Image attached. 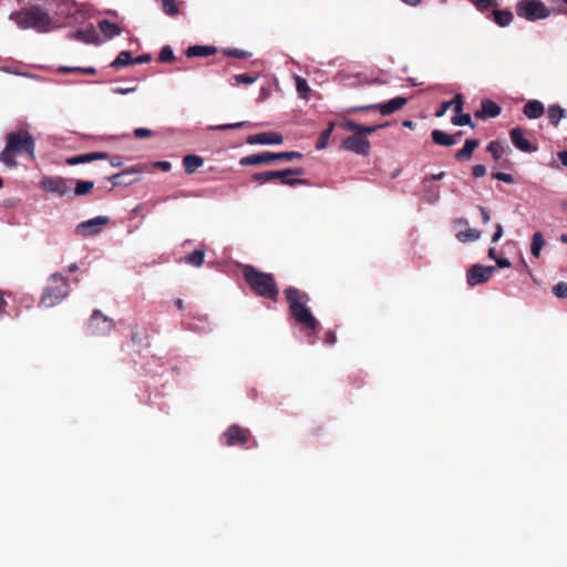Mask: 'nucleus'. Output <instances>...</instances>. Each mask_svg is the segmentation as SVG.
I'll return each instance as SVG.
<instances>
[{
    "label": "nucleus",
    "instance_id": "1",
    "mask_svg": "<svg viewBox=\"0 0 567 567\" xmlns=\"http://www.w3.org/2000/svg\"><path fill=\"white\" fill-rule=\"evenodd\" d=\"M289 306V315L300 327L309 344H315L318 340V332L321 330V323L312 315L308 307L310 297L307 292L296 288L288 287L284 291Z\"/></svg>",
    "mask_w": 567,
    "mask_h": 567
},
{
    "label": "nucleus",
    "instance_id": "2",
    "mask_svg": "<svg viewBox=\"0 0 567 567\" xmlns=\"http://www.w3.org/2000/svg\"><path fill=\"white\" fill-rule=\"evenodd\" d=\"M19 154H25L31 161L35 158V140L24 130L7 135L6 146L0 153V162L9 168L17 167L16 156Z\"/></svg>",
    "mask_w": 567,
    "mask_h": 567
},
{
    "label": "nucleus",
    "instance_id": "3",
    "mask_svg": "<svg viewBox=\"0 0 567 567\" xmlns=\"http://www.w3.org/2000/svg\"><path fill=\"white\" fill-rule=\"evenodd\" d=\"M243 275L245 281L257 296L274 301L277 300L279 290L272 274L262 272L251 265H246Z\"/></svg>",
    "mask_w": 567,
    "mask_h": 567
},
{
    "label": "nucleus",
    "instance_id": "4",
    "mask_svg": "<svg viewBox=\"0 0 567 567\" xmlns=\"http://www.w3.org/2000/svg\"><path fill=\"white\" fill-rule=\"evenodd\" d=\"M69 295L68 278L60 272L52 274L43 288L39 306L51 308L61 303Z\"/></svg>",
    "mask_w": 567,
    "mask_h": 567
},
{
    "label": "nucleus",
    "instance_id": "5",
    "mask_svg": "<svg viewBox=\"0 0 567 567\" xmlns=\"http://www.w3.org/2000/svg\"><path fill=\"white\" fill-rule=\"evenodd\" d=\"M50 14L40 7H32L19 17L18 24L22 29H35L39 32H47L51 25Z\"/></svg>",
    "mask_w": 567,
    "mask_h": 567
},
{
    "label": "nucleus",
    "instance_id": "6",
    "mask_svg": "<svg viewBox=\"0 0 567 567\" xmlns=\"http://www.w3.org/2000/svg\"><path fill=\"white\" fill-rule=\"evenodd\" d=\"M302 154L300 152L291 151V152H261L257 154H251L245 157H241L239 163L241 166H256L261 164H268L274 161H286L291 162L293 159L302 158Z\"/></svg>",
    "mask_w": 567,
    "mask_h": 567
},
{
    "label": "nucleus",
    "instance_id": "7",
    "mask_svg": "<svg viewBox=\"0 0 567 567\" xmlns=\"http://www.w3.org/2000/svg\"><path fill=\"white\" fill-rule=\"evenodd\" d=\"M516 13L528 21H536L549 17L550 11L540 0H520L516 4Z\"/></svg>",
    "mask_w": 567,
    "mask_h": 567
},
{
    "label": "nucleus",
    "instance_id": "8",
    "mask_svg": "<svg viewBox=\"0 0 567 567\" xmlns=\"http://www.w3.org/2000/svg\"><path fill=\"white\" fill-rule=\"evenodd\" d=\"M220 440L226 446H244L252 440V434L249 429L233 424L221 434Z\"/></svg>",
    "mask_w": 567,
    "mask_h": 567
},
{
    "label": "nucleus",
    "instance_id": "9",
    "mask_svg": "<svg viewBox=\"0 0 567 567\" xmlns=\"http://www.w3.org/2000/svg\"><path fill=\"white\" fill-rule=\"evenodd\" d=\"M115 327L114 320L103 315L101 310H94L87 321L86 329L91 336L109 334Z\"/></svg>",
    "mask_w": 567,
    "mask_h": 567
},
{
    "label": "nucleus",
    "instance_id": "10",
    "mask_svg": "<svg viewBox=\"0 0 567 567\" xmlns=\"http://www.w3.org/2000/svg\"><path fill=\"white\" fill-rule=\"evenodd\" d=\"M408 103V99L406 97H403V96H396V97H393L391 99L390 101L385 102V103H380V104H370V105H362V106H355V107H351L349 109V113H354V112H361V111H371V110H379V112L383 115V116H386V115H390L392 113H395L398 111H400L401 109H403Z\"/></svg>",
    "mask_w": 567,
    "mask_h": 567
},
{
    "label": "nucleus",
    "instance_id": "11",
    "mask_svg": "<svg viewBox=\"0 0 567 567\" xmlns=\"http://www.w3.org/2000/svg\"><path fill=\"white\" fill-rule=\"evenodd\" d=\"M109 223L110 218L107 216H96L80 223L75 227V234L83 238L93 237L99 235L102 231V227L106 226Z\"/></svg>",
    "mask_w": 567,
    "mask_h": 567
},
{
    "label": "nucleus",
    "instance_id": "12",
    "mask_svg": "<svg viewBox=\"0 0 567 567\" xmlns=\"http://www.w3.org/2000/svg\"><path fill=\"white\" fill-rule=\"evenodd\" d=\"M303 174V168H286L282 171H274V181L278 179L280 184L291 187L296 185H309L308 179L297 178V176H301Z\"/></svg>",
    "mask_w": 567,
    "mask_h": 567
},
{
    "label": "nucleus",
    "instance_id": "13",
    "mask_svg": "<svg viewBox=\"0 0 567 567\" xmlns=\"http://www.w3.org/2000/svg\"><path fill=\"white\" fill-rule=\"evenodd\" d=\"M341 147L363 156H367L370 153V142L367 136L360 133L352 134L343 140Z\"/></svg>",
    "mask_w": 567,
    "mask_h": 567
},
{
    "label": "nucleus",
    "instance_id": "14",
    "mask_svg": "<svg viewBox=\"0 0 567 567\" xmlns=\"http://www.w3.org/2000/svg\"><path fill=\"white\" fill-rule=\"evenodd\" d=\"M494 271L495 267L493 266L485 267L483 265L475 264L467 270V284L471 287L484 284L489 280Z\"/></svg>",
    "mask_w": 567,
    "mask_h": 567
},
{
    "label": "nucleus",
    "instance_id": "15",
    "mask_svg": "<svg viewBox=\"0 0 567 567\" xmlns=\"http://www.w3.org/2000/svg\"><path fill=\"white\" fill-rule=\"evenodd\" d=\"M41 187L59 196L66 195L71 189L70 182L63 177H45L41 181Z\"/></svg>",
    "mask_w": 567,
    "mask_h": 567
},
{
    "label": "nucleus",
    "instance_id": "16",
    "mask_svg": "<svg viewBox=\"0 0 567 567\" xmlns=\"http://www.w3.org/2000/svg\"><path fill=\"white\" fill-rule=\"evenodd\" d=\"M284 137L278 132H262L247 137V143L250 145H280Z\"/></svg>",
    "mask_w": 567,
    "mask_h": 567
},
{
    "label": "nucleus",
    "instance_id": "17",
    "mask_svg": "<svg viewBox=\"0 0 567 567\" xmlns=\"http://www.w3.org/2000/svg\"><path fill=\"white\" fill-rule=\"evenodd\" d=\"M509 137L514 146L522 152L532 153L537 151V146L532 145L530 142L524 137V132L520 127L512 128Z\"/></svg>",
    "mask_w": 567,
    "mask_h": 567
},
{
    "label": "nucleus",
    "instance_id": "18",
    "mask_svg": "<svg viewBox=\"0 0 567 567\" xmlns=\"http://www.w3.org/2000/svg\"><path fill=\"white\" fill-rule=\"evenodd\" d=\"M502 109L492 100L482 101L481 109L475 112L476 118L496 117L501 114Z\"/></svg>",
    "mask_w": 567,
    "mask_h": 567
},
{
    "label": "nucleus",
    "instance_id": "19",
    "mask_svg": "<svg viewBox=\"0 0 567 567\" xmlns=\"http://www.w3.org/2000/svg\"><path fill=\"white\" fill-rule=\"evenodd\" d=\"M478 140L467 138L464 143V146L455 153V159L458 162L470 161L473 155V152L478 147Z\"/></svg>",
    "mask_w": 567,
    "mask_h": 567
},
{
    "label": "nucleus",
    "instance_id": "20",
    "mask_svg": "<svg viewBox=\"0 0 567 567\" xmlns=\"http://www.w3.org/2000/svg\"><path fill=\"white\" fill-rule=\"evenodd\" d=\"M544 104L538 100L528 101L523 109L524 115L532 120L539 118L544 114Z\"/></svg>",
    "mask_w": 567,
    "mask_h": 567
},
{
    "label": "nucleus",
    "instance_id": "21",
    "mask_svg": "<svg viewBox=\"0 0 567 567\" xmlns=\"http://www.w3.org/2000/svg\"><path fill=\"white\" fill-rule=\"evenodd\" d=\"M72 39L84 43H99V35L93 25H90L86 29L76 30L72 33Z\"/></svg>",
    "mask_w": 567,
    "mask_h": 567
},
{
    "label": "nucleus",
    "instance_id": "22",
    "mask_svg": "<svg viewBox=\"0 0 567 567\" xmlns=\"http://www.w3.org/2000/svg\"><path fill=\"white\" fill-rule=\"evenodd\" d=\"M217 53L214 45H192L185 51L187 58H205Z\"/></svg>",
    "mask_w": 567,
    "mask_h": 567
},
{
    "label": "nucleus",
    "instance_id": "23",
    "mask_svg": "<svg viewBox=\"0 0 567 567\" xmlns=\"http://www.w3.org/2000/svg\"><path fill=\"white\" fill-rule=\"evenodd\" d=\"M107 157H109V154L105 152H93V153H87V154H82V155H76V156L70 157V158H68L66 162L69 165H78V164L89 163V162H92L95 159H104Z\"/></svg>",
    "mask_w": 567,
    "mask_h": 567
},
{
    "label": "nucleus",
    "instance_id": "24",
    "mask_svg": "<svg viewBox=\"0 0 567 567\" xmlns=\"http://www.w3.org/2000/svg\"><path fill=\"white\" fill-rule=\"evenodd\" d=\"M204 165V158L199 155L189 154L184 156L183 166L185 173L193 174Z\"/></svg>",
    "mask_w": 567,
    "mask_h": 567
},
{
    "label": "nucleus",
    "instance_id": "25",
    "mask_svg": "<svg viewBox=\"0 0 567 567\" xmlns=\"http://www.w3.org/2000/svg\"><path fill=\"white\" fill-rule=\"evenodd\" d=\"M99 29L106 39H113L114 37L120 35L122 32L121 28L117 24L106 19L101 20L99 22Z\"/></svg>",
    "mask_w": 567,
    "mask_h": 567
},
{
    "label": "nucleus",
    "instance_id": "26",
    "mask_svg": "<svg viewBox=\"0 0 567 567\" xmlns=\"http://www.w3.org/2000/svg\"><path fill=\"white\" fill-rule=\"evenodd\" d=\"M431 137H432V141L436 144V145H441V146H452L454 144H456V138L455 136H452L441 130H433L432 133H431Z\"/></svg>",
    "mask_w": 567,
    "mask_h": 567
},
{
    "label": "nucleus",
    "instance_id": "27",
    "mask_svg": "<svg viewBox=\"0 0 567 567\" xmlns=\"http://www.w3.org/2000/svg\"><path fill=\"white\" fill-rule=\"evenodd\" d=\"M547 116L549 120V123L554 126H557L561 118L566 116V111L556 104L549 105L547 110Z\"/></svg>",
    "mask_w": 567,
    "mask_h": 567
},
{
    "label": "nucleus",
    "instance_id": "28",
    "mask_svg": "<svg viewBox=\"0 0 567 567\" xmlns=\"http://www.w3.org/2000/svg\"><path fill=\"white\" fill-rule=\"evenodd\" d=\"M494 22L499 27H507L513 20V13L509 10H493Z\"/></svg>",
    "mask_w": 567,
    "mask_h": 567
},
{
    "label": "nucleus",
    "instance_id": "29",
    "mask_svg": "<svg viewBox=\"0 0 567 567\" xmlns=\"http://www.w3.org/2000/svg\"><path fill=\"white\" fill-rule=\"evenodd\" d=\"M205 259V248L200 247L184 257V261L190 266L199 267Z\"/></svg>",
    "mask_w": 567,
    "mask_h": 567
},
{
    "label": "nucleus",
    "instance_id": "30",
    "mask_svg": "<svg viewBox=\"0 0 567 567\" xmlns=\"http://www.w3.org/2000/svg\"><path fill=\"white\" fill-rule=\"evenodd\" d=\"M130 64H134V60L130 51H121L118 55L113 60L111 66L114 69H120L123 66H127Z\"/></svg>",
    "mask_w": 567,
    "mask_h": 567
},
{
    "label": "nucleus",
    "instance_id": "31",
    "mask_svg": "<svg viewBox=\"0 0 567 567\" xmlns=\"http://www.w3.org/2000/svg\"><path fill=\"white\" fill-rule=\"evenodd\" d=\"M545 245L544 236L540 231H536L532 238L530 252L534 257L538 258L540 256V250Z\"/></svg>",
    "mask_w": 567,
    "mask_h": 567
},
{
    "label": "nucleus",
    "instance_id": "32",
    "mask_svg": "<svg viewBox=\"0 0 567 567\" xmlns=\"http://www.w3.org/2000/svg\"><path fill=\"white\" fill-rule=\"evenodd\" d=\"M295 80H296V89H297L299 97L308 100L309 93L311 90H310V86H309L307 80L299 75H296Z\"/></svg>",
    "mask_w": 567,
    "mask_h": 567
},
{
    "label": "nucleus",
    "instance_id": "33",
    "mask_svg": "<svg viewBox=\"0 0 567 567\" xmlns=\"http://www.w3.org/2000/svg\"><path fill=\"white\" fill-rule=\"evenodd\" d=\"M481 237V233L477 229L468 228L465 231H458L456 238L461 243L475 241Z\"/></svg>",
    "mask_w": 567,
    "mask_h": 567
},
{
    "label": "nucleus",
    "instance_id": "34",
    "mask_svg": "<svg viewBox=\"0 0 567 567\" xmlns=\"http://www.w3.org/2000/svg\"><path fill=\"white\" fill-rule=\"evenodd\" d=\"M333 128L334 124L330 123L328 127L324 131H322V133L320 134L319 138L316 142L317 150H323L328 145V141L333 132Z\"/></svg>",
    "mask_w": 567,
    "mask_h": 567
},
{
    "label": "nucleus",
    "instance_id": "35",
    "mask_svg": "<svg viewBox=\"0 0 567 567\" xmlns=\"http://www.w3.org/2000/svg\"><path fill=\"white\" fill-rule=\"evenodd\" d=\"M486 151L492 155V157L495 159V161H498L502 158L503 156V153H504V146L501 142L498 141H492L487 147H486Z\"/></svg>",
    "mask_w": 567,
    "mask_h": 567
},
{
    "label": "nucleus",
    "instance_id": "36",
    "mask_svg": "<svg viewBox=\"0 0 567 567\" xmlns=\"http://www.w3.org/2000/svg\"><path fill=\"white\" fill-rule=\"evenodd\" d=\"M94 187V183L90 181H78L74 189L76 196L89 194Z\"/></svg>",
    "mask_w": 567,
    "mask_h": 567
},
{
    "label": "nucleus",
    "instance_id": "37",
    "mask_svg": "<svg viewBox=\"0 0 567 567\" xmlns=\"http://www.w3.org/2000/svg\"><path fill=\"white\" fill-rule=\"evenodd\" d=\"M451 122H452V124L457 125V126L470 125L472 128L475 127V124L472 122L470 114H464V113L455 114L452 117Z\"/></svg>",
    "mask_w": 567,
    "mask_h": 567
},
{
    "label": "nucleus",
    "instance_id": "38",
    "mask_svg": "<svg viewBox=\"0 0 567 567\" xmlns=\"http://www.w3.org/2000/svg\"><path fill=\"white\" fill-rule=\"evenodd\" d=\"M223 53L226 56L237 58V59H248L251 56V53L241 49H230L225 48L223 49Z\"/></svg>",
    "mask_w": 567,
    "mask_h": 567
},
{
    "label": "nucleus",
    "instance_id": "39",
    "mask_svg": "<svg viewBox=\"0 0 567 567\" xmlns=\"http://www.w3.org/2000/svg\"><path fill=\"white\" fill-rule=\"evenodd\" d=\"M175 60V54L169 45H165L162 48L159 54H158V61L162 63L166 62H173Z\"/></svg>",
    "mask_w": 567,
    "mask_h": 567
},
{
    "label": "nucleus",
    "instance_id": "40",
    "mask_svg": "<svg viewBox=\"0 0 567 567\" xmlns=\"http://www.w3.org/2000/svg\"><path fill=\"white\" fill-rule=\"evenodd\" d=\"M163 11L168 16L177 14V4L175 0H159Z\"/></svg>",
    "mask_w": 567,
    "mask_h": 567
},
{
    "label": "nucleus",
    "instance_id": "41",
    "mask_svg": "<svg viewBox=\"0 0 567 567\" xmlns=\"http://www.w3.org/2000/svg\"><path fill=\"white\" fill-rule=\"evenodd\" d=\"M251 179L258 183H267L274 181V171L255 173L251 175Z\"/></svg>",
    "mask_w": 567,
    "mask_h": 567
},
{
    "label": "nucleus",
    "instance_id": "42",
    "mask_svg": "<svg viewBox=\"0 0 567 567\" xmlns=\"http://www.w3.org/2000/svg\"><path fill=\"white\" fill-rule=\"evenodd\" d=\"M60 72L62 73H72V72H82L84 74H95V69L92 68V66H87V68H70V66H61L59 69Z\"/></svg>",
    "mask_w": 567,
    "mask_h": 567
},
{
    "label": "nucleus",
    "instance_id": "43",
    "mask_svg": "<svg viewBox=\"0 0 567 567\" xmlns=\"http://www.w3.org/2000/svg\"><path fill=\"white\" fill-rule=\"evenodd\" d=\"M478 10L484 11L491 7H497V0H470Z\"/></svg>",
    "mask_w": 567,
    "mask_h": 567
},
{
    "label": "nucleus",
    "instance_id": "44",
    "mask_svg": "<svg viewBox=\"0 0 567 567\" xmlns=\"http://www.w3.org/2000/svg\"><path fill=\"white\" fill-rule=\"evenodd\" d=\"M234 80L237 84H252L256 82L257 76L243 73L234 75Z\"/></svg>",
    "mask_w": 567,
    "mask_h": 567
},
{
    "label": "nucleus",
    "instance_id": "45",
    "mask_svg": "<svg viewBox=\"0 0 567 567\" xmlns=\"http://www.w3.org/2000/svg\"><path fill=\"white\" fill-rule=\"evenodd\" d=\"M553 293L557 298H567V282L560 281L553 288Z\"/></svg>",
    "mask_w": 567,
    "mask_h": 567
},
{
    "label": "nucleus",
    "instance_id": "46",
    "mask_svg": "<svg viewBox=\"0 0 567 567\" xmlns=\"http://www.w3.org/2000/svg\"><path fill=\"white\" fill-rule=\"evenodd\" d=\"M463 105H464V101H463V96L461 94H456L451 100V106H453V111L455 114L463 112Z\"/></svg>",
    "mask_w": 567,
    "mask_h": 567
},
{
    "label": "nucleus",
    "instance_id": "47",
    "mask_svg": "<svg viewBox=\"0 0 567 567\" xmlns=\"http://www.w3.org/2000/svg\"><path fill=\"white\" fill-rule=\"evenodd\" d=\"M133 135L137 140H143L152 137L154 135V132L148 128L138 127L134 130Z\"/></svg>",
    "mask_w": 567,
    "mask_h": 567
},
{
    "label": "nucleus",
    "instance_id": "48",
    "mask_svg": "<svg viewBox=\"0 0 567 567\" xmlns=\"http://www.w3.org/2000/svg\"><path fill=\"white\" fill-rule=\"evenodd\" d=\"M341 126L346 130V131H349V132H353V134H358L360 132V128H361V124H358L357 122L352 121V120H347L344 121Z\"/></svg>",
    "mask_w": 567,
    "mask_h": 567
},
{
    "label": "nucleus",
    "instance_id": "49",
    "mask_svg": "<svg viewBox=\"0 0 567 567\" xmlns=\"http://www.w3.org/2000/svg\"><path fill=\"white\" fill-rule=\"evenodd\" d=\"M246 125H249V123L248 122H238V123L217 125L214 128L219 130V131H226V130H235V128L244 127Z\"/></svg>",
    "mask_w": 567,
    "mask_h": 567
},
{
    "label": "nucleus",
    "instance_id": "50",
    "mask_svg": "<svg viewBox=\"0 0 567 567\" xmlns=\"http://www.w3.org/2000/svg\"><path fill=\"white\" fill-rule=\"evenodd\" d=\"M492 177L494 179H497V181H501V182H504V183H507V184H513L514 183L513 176L511 174H507V173H503V172L493 173Z\"/></svg>",
    "mask_w": 567,
    "mask_h": 567
},
{
    "label": "nucleus",
    "instance_id": "51",
    "mask_svg": "<svg viewBox=\"0 0 567 567\" xmlns=\"http://www.w3.org/2000/svg\"><path fill=\"white\" fill-rule=\"evenodd\" d=\"M386 125L388 124H384V126H386ZM381 127H383V125H371V126L361 125L359 133L367 136L368 134H372V133L377 132Z\"/></svg>",
    "mask_w": 567,
    "mask_h": 567
},
{
    "label": "nucleus",
    "instance_id": "52",
    "mask_svg": "<svg viewBox=\"0 0 567 567\" xmlns=\"http://www.w3.org/2000/svg\"><path fill=\"white\" fill-rule=\"evenodd\" d=\"M486 174V167L482 164L474 165L472 168V175L475 178L483 177Z\"/></svg>",
    "mask_w": 567,
    "mask_h": 567
},
{
    "label": "nucleus",
    "instance_id": "53",
    "mask_svg": "<svg viewBox=\"0 0 567 567\" xmlns=\"http://www.w3.org/2000/svg\"><path fill=\"white\" fill-rule=\"evenodd\" d=\"M451 107V100L450 101H444L443 103H441L440 107L436 110L435 112V116L436 117H442L444 116V114L446 113V111Z\"/></svg>",
    "mask_w": 567,
    "mask_h": 567
},
{
    "label": "nucleus",
    "instance_id": "54",
    "mask_svg": "<svg viewBox=\"0 0 567 567\" xmlns=\"http://www.w3.org/2000/svg\"><path fill=\"white\" fill-rule=\"evenodd\" d=\"M324 343L328 346H333L337 342V336L336 332L332 330H329L324 334Z\"/></svg>",
    "mask_w": 567,
    "mask_h": 567
},
{
    "label": "nucleus",
    "instance_id": "55",
    "mask_svg": "<svg viewBox=\"0 0 567 567\" xmlns=\"http://www.w3.org/2000/svg\"><path fill=\"white\" fill-rule=\"evenodd\" d=\"M135 90H136L135 87H121V86H117V87H113L112 92L114 94L125 95V94L134 92Z\"/></svg>",
    "mask_w": 567,
    "mask_h": 567
},
{
    "label": "nucleus",
    "instance_id": "56",
    "mask_svg": "<svg viewBox=\"0 0 567 567\" xmlns=\"http://www.w3.org/2000/svg\"><path fill=\"white\" fill-rule=\"evenodd\" d=\"M503 236V227L501 224H497L496 227H495V233L492 237V241L493 243H497Z\"/></svg>",
    "mask_w": 567,
    "mask_h": 567
},
{
    "label": "nucleus",
    "instance_id": "57",
    "mask_svg": "<svg viewBox=\"0 0 567 567\" xmlns=\"http://www.w3.org/2000/svg\"><path fill=\"white\" fill-rule=\"evenodd\" d=\"M134 60V64H142V63H147L152 60V56L150 54H142Z\"/></svg>",
    "mask_w": 567,
    "mask_h": 567
},
{
    "label": "nucleus",
    "instance_id": "58",
    "mask_svg": "<svg viewBox=\"0 0 567 567\" xmlns=\"http://www.w3.org/2000/svg\"><path fill=\"white\" fill-rule=\"evenodd\" d=\"M478 209H480V213H481V216H482V221L484 224H487L489 221V219H491L489 213H488L487 208H485L483 206H480Z\"/></svg>",
    "mask_w": 567,
    "mask_h": 567
},
{
    "label": "nucleus",
    "instance_id": "59",
    "mask_svg": "<svg viewBox=\"0 0 567 567\" xmlns=\"http://www.w3.org/2000/svg\"><path fill=\"white\" fill-rule=\"evenodd\" d=\"M553 4L558 6L559 11H567V0H549Z\"/></svg>",
    "mask_w": 567,
    "mask_h": 567
},
{
    "label": "nucleus",
    "instance_id": "60",
    "mask_svg": "<svg viewBox=\"0 0 567 567\" xmlns=\"http://www.w3.org/2000/svg\"><path fill=\"white\" fill-rule=\"evenodd\" d=\"M496 264L499 268H508L511 267V261L507 258H496Z\"/></svg>",
    "mask_w": 567,
    "mask_h": 567
},
{
    "label": "nucleus",
    "instance_id": "61",
    "mask_svg": "<svg viewBox=\"0 0 567 567\" xmlns=\"http://www.w3.org/2000/svg\"><path fill=\"white\" fill-rule=\"evenodd\" d=\"M155 166L161 168L162 171H169L172 167V164L167 161H161V162H156Z\"/></svg>",
    "mask_w": 567,
    "mask_h": 567
},
{
    "label": "nucleus",
    "instance_id": "62",
    "mask_svg": "<svg viewBox=\"0 0 567 567\" xmlns=\"http://www.w3.org/2000/svg\"><path fill=\"white\" fill-rule=\"evenodd\" d=\"M110 164L113 166V167H120L122 165V157L118 156V155H115V156H112L110 158Z\"/></svg>",
    "mask_w": 567,
    "mask_h": 567
},
{
    "label": "nucleus",
    "instance_id": "63",
    "mask_svg": "<svg viewBox=\"0 0 567 567\" xmlns=\"http://www.w3.org/2000/svg\"><path fill=\"white\" fill-rule=\"evenodd\" d=\"M122 177H123V174H115L110 178V181L113 183L114 186H118V185L123 184Z\"/></svg>",
    "mask_w": 567,
    "mask_h": 567
},
{
    "label": "nucleus",
    "instance_id": "64",
    "mask_svg": "<svg viewBox=\"0 0 567 567\" xmlns=\"http://www.w3.org/2000/svg\"><path fill=\"white\" fill-rule=\"evenodd\" d=\"M558 158L560 159L561 164L564 166H567V151H560L557 154Z\"/></svg>",
    "mask_w": 567,
    "mask_h": 567
}]
</instances>
